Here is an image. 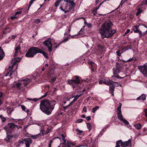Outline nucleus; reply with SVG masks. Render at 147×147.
I'll use <instances>...</instances> for the list:
<instances>
[{
    "instance_id": "obj_1",
    "label": "nucleus",
    "mask_w": 147,
    "mask_h": 147,
    "mask_svg": "<svg viewBox=\"0 0 147 147\" xmlns=\"http://www.w3.org/2000/svg\"><path fill=\"white\" fill-rule=\"evenodd\" d=\"M113 24L110 20H105L100 29V33L102 39L104 38H109L112 37L116 32V30L112 29Z\"/></svg>"
},
{
    "instance_id": "obj_2",
    "label": "nucleus",
    "mask_w": 147,
    "mask_h": 147,
    "mask_svg": "<svg viewBox=\"0 0 147 147\" xmlns=\"http://www.w3.org/2000/svg\"><path fill=\"white\" fill-rule=\"evenodd\" d=\"M56 102L54 100H49L45 99L41 100L40 105V109L45 114L50 115L54 109Z\"/></svg>"
},
{
    "instance_id": "obj_3",
    "label": "nucleus",
    "mask_w": 147,
    "mask_h": 147,
    "mask_svg": "<svg viewBox=\"0 0 147 147\" xmlns=\"http://www.w3.org/2000/svg\"><path fill=\"white\" fill-rule=\"evenodd\" d=\"M21 127V126L16 125L13 123H7L3 128V129L6 131L7 135L5 138L7 142H9V140L14 136L15 131H17Z\"/></svg>"
},
{
    "instance_id": "obj_4",
    "label": "nucleus",
    "mask_w": 147,
    "mask_h": 147,
    "mask_svg": "<svg viewBox=\"0 0 147 147\" xmlns=\"http://www.w3.org/2000/svg\"><path fill=\"white\" fill-rule=\"evenodd\" d=\"M38 53L42 54L47 59L48 58L47 54L43 50L36 47H32L30 48L25 54V56L30 58H32Z\"/></svg>"
},
{
    "instance_id": "obj_5",
    "label": "nucleus",
    "mask_w": 147,
    "mask_h": 147,
    "mask_svg": "<svg viewBox=\"0 0 147 147\" xmlns=\"http://www.w3.org/2000/svg\"><path fill=\"white\" fill-rule=\"evenodd\" d=\"M31 80L28 78L21 80L18 83H16L13 86L17 91H23L25 90V87L31 82Z\"/></svg>"
},
{
    "instance_id": "obj_6",
    "label": "nucleus",
    "mask_w": 147,
    "mask_h": 147,
    "mask_svg": "<svg viewBox=\"0 0 147 147\" xmlns=\"http://www.w3.org/2000/svg\"><path fill=\"white\" fill-rule=\"evenodd\" d=\"M116 69L115 68H113V73L114 74V78L116 77L117 78L123 79L125 78V76L121 77L118 74L119 73L121 72L124 73L122 71V70L123 69L122 65L118 62H116Z\"/></svg>"
},
{
    "instance_id": "obj_7",
    "label": "nucleus",
    "mask_w": 147,
    "mask_h": 147,
    "mask_svg": "<svg viewBox=\"0 0 147 147\" xmlns=\"http://www.w3.org/2000/svg\"><path fill=\"white\" fill-rule=\"evenodd\" d=\"M24 9L23 8H18L15 10L13 15L14 17L12 16L10 17V18H17L20 17L22 15L24 14Z\"/></svg>"
},
{
    "instance_id": "obj_8",
    "label": "nucleus",
    "mask_w": 147,
    "mask_h": 147,
    "mask_svg": "<svg viewBox=\"0 0 147 147\" xmlns=\"http://www.w3.org/2000/svg\"><path fill=\"white\" fill-rule=\"evenodd\" d=\"M43 44L46 48H48L49 52L51 51L52 49V44L51 38L45 40L43 42Z\"/></svg>"
},
{
    "instance_id": "obj_9",
    "label": "nucleus",
    "mask_w": 147,
    "mask_h": 147,
    "mask_svg": "<svg viewBox=\"0 0 147 147\" xmlns=\"http://www.w3.org/2000/svg\"><path fill=\"white\" fill-rule=\"evenodd\" d=\"M138 69L145 77H147V64H145L144 66H138Z\"/></svg>"
},
{
    "instance_id": "obj_10",
    "label": "nucleus",
    "mask_w": 147,
    "mask_h": 147,
    "mask_svg": "<svg viewBox=\"0 0 147 147\" xmlns=\"http://www.w3.org/2000/svg\"><path fill=\"white\" fill-rule=\"evenodd\" d=\"M51 131V129H49L47 127H42L41 128L40 133L43 136L48 134L49 131Z\"/></svg>"
},
{
    "instance_id": "obj_11",
    "label": "nucleus",
    "mask_w": 147,
    "mask_h": 147,
    "mask_svg": "<svg viewBox=\"0 0 147 147\" xmlns=\"http://www.w3.org/2000/svg\"><path fill=\"white\" fill-rule=\"evenodd\" d=\"M24 143L26 147H30V144L32 143V141L30 138H25L24 139Z\"/></svg>"
},
{
    "instance_id": "obj_12",
    "label": "nucleus",
    "mask_w": 147,
    "mask_h": 147,
    "mask_svg": "<svg viewBox=\"0 0 147 147\" xmlns=\"http://www.w3.org/2000/svg\"><path fill=\"white\" fill-rule=\"evenodd\" d=\"M139 26L136 25L132 28V30L135 33H138L140 34V37H141L142 35V31L138 29Z\"/></svg>"
},
{
    "instance_id": "obj_13",
    "label": "nucleus",
    "mask_w": 147,
    "mask_h": 147,
    "mask_svg": "<svg viewBox=\"0 0 147 147\" xmlns=\"http://www.w3.org/2000/svg\"><path fill=\"white\" fill-rule=\"evenodd\" d=\"M114 11H113L112 12H111L110 13H107V14L105 16V18H116V14L114 13L113 12Z\"/></svg>"
},
{
    "instance_id": "obj_14",
    "label": "nucleus",
    "mask_w": 147,
    "mask_h": 147,
    "mask_svg": "<svg viewBox=\"0 0 147 147\" xmlns=\"http://www.w3.org/2000/svg\"><path fill=\"white\" fill-rule=\"evenodd\" d=\"M81 79V78L78 76H75L73 77L72 79L75 84L77 85L80 83V80Z\"/></svg>"
},
{
    "instance_id": "obj_15",
    "label": "nucleus",
    "mask_w": 147,
    "mask_h": 147,
    "mask_svg": "<svg viewBox=\"0 0 147 147\" xmlns=\"http://www.w3.org/2000/svg\"><path fill=\"white\" fill-rule=\"evenodd\" d=\"M116 146L115 147H125V142H123L122 140H120L116 142Z\"/></svg>"
},
{
    "instance_id": "obj_16",
    "label": "nucleus",
    "mask_w": 147,
    "mask_h": 147,
    "mask_svg": "<svg viewBox=\"0 0 147 147\" xmlns=\"http://www.w3.org/2000/svg\"><path fill=\"white\" fill-rule=\"evenodd\" d=\"M114 83L112 84L109 86V91L110 93L112 94L113 96L114 95V91L115 90V85H114Z\"/></svg>"
},
{
    "instance_id": "obj_17",
    "label": "nucleus",
    "mask_w": 147,
    "mask_h": 147,
    "mask_svg": "<svg viewBox=\"0 0 147 147\" xmlns=\"http://www.w3.org/2000/svg\"><path fill=\"white\" fill-rule=\"evenodd\" d=\"M146 95L144 94H142L141 95L138 97L136 100L142 101H144L146 99Z\"/></svg>"
},
{
    "instance_id": "obj_18",
    "label": "nucleus",
    "mask_w": 147,
    "mask_h": 147,
    "mask_svg": "<svg viewBox=\"0 0 147 147\" xmlns=\"http://www.w3.org/2000/svg\"><path fill=\"white\" fill-rule=\"evenodd\" d=\"M64 1L67 3H69L72 7H71L69 5V7H72V9L74 7L76 6V4L74 3L73 1L70 0H64Z\"/></svg>"
},
{
    "instance_id": "obj_19",
    "label": "nucleus",
    "mask_w": 147,
    "mask_h": 147,
    "mask_svg": "<svg viewBox=\"0 0 147 147\" xmlns=\"http://www.w3.org/2000/svg\"><path fill=\"white\" fill-rule=\"evenodd\" d=\"M67 81L68 84L71 85L72 86L74 89L77 88H76V85L74 84V82H73V80L72 79H69Z\"/></svg>"
},
{
    "instance_id": "obj_20",
    "label": "nucleus",
    "mask_w": 147,
    "mask_h": 147,
    "mask_svg": "<svg viewBox=\"0 0 147 147\" xmlns=\"http://www.w3.org/2000/svg\"><path fill=\"white\" fill-rule=\"evenodd\" d=\"M5 56V53L3 49L0 47V61L2 60Z\"/></svg>"
},
{
    "instance_id": "obj_21",
    "label": "nucleus",
    "mask_w": 147,
    "mask_h": 147,
    "mask_svg": "<svg viewBox=\"0 0 147 147\" xmlns=\"http://www.w3.org/2000/svg\"><path fill=\"white\" fill-rule=\"evenodd\" d=\"M20 49V47L19 45H18L15 48V52L14 54L13 55L14 57L17 56V53H18V51Z\"/></svg>"
},
{
    "instance_id": "obj_22",
    "label": "nucleus",
    "mask_w": 147,
    "mask_h": 147,
    "mask_svg": "<svg viewBox=\"0 0 147 147\" xmlns=\"http://www.w3.org/2000/svg\"><path fill=\"white\" fill-rule=\"evenodd\" d=\"M113 83H115V84H118V83L117 82H114L113 81H112L111 80H109V81H107V82H104V84H105L107 85L108 86H110L111 84Z\"/></svg>"
},
{
    "instance_id": "obj_23",
    "label": "nucleus",
    "mask_w": 147,
    "mask_h": 147,
    "mask_svg": "<svg viewBox=\"0 0 147 147\" xmlns=\"http://www.w3.org/2000/svg\"><path fill=\"white\" fill-rule=\"evenodd\" d=\"M56 139H58L59 140L61 141V139L60 138H59V137H55L54 138H53L52 139V140H51L48 144L49 147H51V144L53 143V141L55 140Z\"/></svg>"
},
{
    "instance_id": "obj_24",
    "label": "nucleus",
    "mask_w": 147,
    "mask_h": 147,
    "mask_svg": "<svg viewBox=\"0 0 147 147\" xmlns=\"http://www.w3.org/2000/svg\"><path fill=\"white\" fill-rule=\"evenodd\" d=\"M88 143V142L87 140H82L81 142V145L79 146H87Z\"/></svg>"
},
{
    "instance_id": "obj_25",
    "label": "nucleus",
    "mask_w": 147,
    "mask_h": 147,
    "mask_svg": "<svg viewBox=\"0 0 147 147\" xmlns=\"http://www.w3.org/2000/svg\"><path fill=\"white\" fill-rule=\"evenodd\" d=\"M88 64H89L90 66H91L92 67V68L91 69V70L92 71H94L93 68L95 66V64L94 62H93L92 61H90L89 62Z\"/></svg>"
},
{
    "instance_id": "obj_26",
    "label": "nucleus",
    "mask_w": 147,
    "mask_h": 147,
    "mask_svg": "<svg viewBox=\"0 0 147 147\" xmlns=\"http://www.w3.org/2000/svg\"><path fill=\"white\" fill-rule=\"evenodd\" d=\"M62 137L61 141H62V144H65L66 143V140L65 139V136L63 134H62L61 135Z\"/></svg>"
},
{
    "instance_id": "obj_27",
    "label": "nucleus",
    "mask_w": 147,
    "mask_h": 147,
    "mask_svg": "<svg viewBox=\"0 0 147 147\" xmlns=\"http://www.w3.org/2000/svg\"><path fill=\"white\" fill-rule=\"evenodd\" d=\"M117 116L118 118L121 121H122L124 118L122 115L121 113H117Z\"/></svg>"
},
{
    "instance_id": "obj_28",
    "label": "nucleus",
    "mask_w": 147,
    "mask_h": 147,
    "mask_svg": "<svg viewBox=\"0 0 147 147\" xmlns=\"http://www.w3.org/2000/svg\"><path fill=\"white\" fill-rule=\"evenodd\" d=\"M70 144L73 146L74 145V144L71 143L69 142H67V144H63V145L62 146V147H71L70 145Z\"/></svg>"
},
{
    "instance_id": "obj_29",
    "label": "nucleus",
    "mask_w": 147,
    "mask_h": 147,
    "mask_svg": "<svg viewBox=\"0 0 147 147\" xmlns=\"http://www.w3.org/2000/svg\"><path fill=\"white\" fill-rule=\"evenodd\" d=\"M56 78L53 77L49 80V82L51 83L53 85V86L55 84V82L56 81Z\"/></svg>"
},
{
    "instance_id": "obj_30",
    "label": "nucleus",
    "mask_w": 147,
    "mask_h": 147,
    "mask_svg": "<svg viewBox=\"0 0 147 147\" xmlns=\"http://www.w3.org/2000/svg\"><path fill=\"white\" fill-rule=\"evenodd\" d=\"M76 131L77 132V134L79 135H81L83 134V131L79 129H76Z\"/></svg>"
},
{
    "instance_id": "obj_31",
    "label": "nucleus",
    "mask_w": 147,
    "mask_h": 147,
    "mask_svg": "<svg viewBox=\"0 0 147 147\" xmlns=\"http://www.w3.org/2000/svg\"><path fill=\"white\" fill-rule=\"evenodd\" d=\"M134 126L137 129H140L142 127V125L140 123H138L136 124H135Z\"/></svg>"
},
{
    "instance_id": "obj_32",
    "label": "nucleus",
    "mask_w": 147,
    "mask_h": 147,
    "mask_svg": "<svg viewBox=\"0 0 147 147\" xmlns=\"http://www.w3.org/2000/svg\"><path fill=\"white\" fill-rule=\"evenodd\" d=\"M22 109V110L25 111V112L27 113H28L29 112V110L28 109H26L25 106L24 105H22L21 106Z\"/></svg>"
},
{
    "instance_id": "obj_33",
    "label": "nucleus",
    "mask_w": 147,
    "mask_h": 147,
    "mask_svg": "<svg viewBox=\"0 0 147 147\" xmlns=\"http://www.w3.org/2000/svg\"><path fill=\"white\" fill-rule=\"evenodd\" d=\"M13 72L11 71V70H9V72H7L4 75V76H9L10 77L11 76V75L12 74Z\"/></svg>"
},
{
    "instance_id": "obj_34",
    "label": "nucleus",
    "mask_w": 147,
    "mask_h": 147,
    "mask_svg": "<svg viewBox=\"0 0 147 147\" xmlns=\"http://www.w3.org/2000/svg\"><path fill=\"white\" fill-rule=\"evenodd\" d=\"M3 95V94L2 92H0V106L2 104L3 100L1 99V98Z\"/></svg>"
},
{
    "instance_id": "obj_35",
    "label": "nucleus",
    "mask_w": 147,
    "mask_h": 147,
    "mask_svg": "<svg viewBox=\"0 0 147 147\" xmlns=\"http://www.w3.org/2000/svg\"><path fill=\"white\" fill-rule=\"evenodd\" d=\"M131 143V140L130 139H129L128 141L125 142V147L128 146L129 144Z\"/></svg>"
},
{
    "instance_id": "obj_36",
    "label": "nucleus",
    "mask_w": 147,
    "mask_h": 147,
    "mask_svg": "<svg viewBox=\"0 0 147 147\" xmlns=\"http://www.w3.org/2000/svg\"><path fill=\"white\" fill-rule=\"evenodd\" d=\"M59 9H61L62 11H64L65 13H67L70 11L71 10V9H72V7H69L68 10H67V11H65V10L62 8L61 6L60 7Z\"/></svg>"
},
{
    "instance_id": "obj_37",
    "label": "nucleus",
    "mask_w": 147,
    "mask_h": 147,
    "mask_svg": "<svg viewBox=\"0 0 147 147\" xmlns=\"http://www.w3.org/2000/svg\"><path fill=\"white\" fill-rule=\"evenodd\" d=\"M122 104L121 103H120L119 106L117 108V111H118L117 113H121V107Z\"/></svg>"
},
{
    "instance_id": "obj_38",
    "label": "nucleus",
    "mask_w": 147,
    "mask_h": 147,
    "mask_svg": "<svg viewBox=\"0 0 147 147\" xmlns=\"http://www.w3.org/2000/svg\"><path fill=\"white\" fill-rule=\"evenodd\" d=\"M99 107L98 106H96L94 107L92 109V112L93 113H95L96 110L99 109Z\"/></svg>"
},
{
    "instance_id": "obj_39",
    "label": "nucleus",
    "mask_w": 147,
    "mask_h": 147,
    "mask_svg": "<svg viewBox=\"0 0 147 147\" xmlns=\"http://www.w3.org/2000/svg\"><path fill=\"white\" fill-rule=\"evenodd\" d=\"M0 118L1 119L2 122L3 123L6 120V118L3 117V115H0Z\"/></svg>"
},
{
    "instance_id": "obj_40",
    "label": "nucleus",
    "mask_w": 147,
    "mask_h": 147,
    "mask_svg": "<svg viewBox=\"0 0 147 147\" xmlns=\"http://www.w3.org/2000/svg\"><path fill=\"white\" fill-rule=\"evenodd\" d=\"M24 139H22V140H19L17 142V144L19 146L21 145L24 144Z\"/></svg>"
},
{
    "instance_id": "obj_41",
    "label": "nucleus",
    "mask_w": 147,
    "mask_h": 147,
    "mask_svg": "<svg viewBox=\"0 0 147 147\" xmlns=\"http://www.w3.org/2000/svg\"><path fill=\"white\" fill-rule=\"evenodd\" d=\"M5 23L4 19H0V26H3Z\"/></svg>"
},
{
    "instance_id": "obj_42",
    "label": "nucleus",
    "mask_w": 147,
    "mask_h": 147,
    "mask_svg": "<svg viewBox=\"0 0 147 147\" xmlns=\"http://www.w3.org/2000/svg\"><path fill=\"white\" fill-rule=\"evenodd\" d=\"M123 122V123L125 124L126 125H128L129 124V123L125 119H123L122 121H121Z\"/></svg>"
},
{
    "instance_id": "obj_43",
    "label": "nucleus",
    "mask_w": 147,
    "mask_h": 147,
    "mask_svg": "<svg viewBox=\"0 0 147 147\" xmlns=\"http://www.w3.org/2000/svg\"><path fill=\"white\" fill-rule=\"evenodd\" d=\"M29 137L33 139H36L38 138V135L34 136L32 135H30V136H29Z\"/></svg>"
},
{
    "instance_id": "obj_44",
    "label": "nucleus",
    "mask_w": 147,
    "mask_h": 147,
    "mask_svg": "<svg viewBox=\"0 0 147 147\" xmlns=\"http://www.w3.org/2000/svg\"><path fill=\"white\" fill-rule=\"evenodd\" d=\"M97 47L98 49L100 50H102L103 49V47L101 45L98 44L97 45Z\"/></svg>"
},
{
    "instance_id": "obj_45",
    "label": "nucleus",
    "mask_w": 147,
    "mask_h": 147,
    "mask_svg": "<svg viewBox=\"0 0 147 147\" xmlns=\"http://www.w3.org/2000/svg\"><path fill=\"white\" fill-rule=\"evenodd\" d=\"M69 8V5L68 3H67L65 5V11H67V10H68Z\"/></svg>"
},
{
    "instance_id": "obj_46",
    "label": "nucleus",
    "mask_w": 147,
    "mask_h": 147,
    "mask_svg": "<svg viewBox=\"0 0 147 147\" xmlns=\"http://www.w3.org/2000/svg\"><path fill=\"white\" fill-rule=\"evenodd\" d=\"M35 1V0H31L30 1L29 3V5L28 8V9H29L30 8V7L31 6V5L32 4V3H33V2Z\"/></svg>"
},
{
    "instance_id": "obj_47",
    "label": "nucleus",
    "mask_w": 147,
    "mask_h": 147,
    "mask_svg": "<svg viewBox=\"0 0 147 147\" xmlns=\"http://www.w3.org/2000/svg\"><path fill=\"white\" fill-rule=\"evenodd\" d=\"M86 124L88 129H89V130H90L91 128V126L90 123H87Z\"/></svg>"
},
{
    "instance_id": "obj_48",
    "label": "nucleus",
    "mask_w": 147,
    "mask_h": 147,
    "mask_svg": "<svg viewBox=\"0 0 147 147\" xmlns=\"http://www.w3.org/2000/svg\"><path fill=\"white\" fill-rule=\"evenodd\" d=\"M64 105L62 104L61 105L59 106V109L61 110L64 111H65V110H64V106H63Z\"/></svg>"
},
{
    "instance_id": "obj_49",
    "label": "nucleus",
    "mask_w": 147,
    "mask_h": 147,
    "mask_svg": "<svg viewBox=\"0 0 147 147\" xmlns=\"http://www.w3.org/2000/svg\"><path fill=\"white\" fill-rule=\"evenodd\" d=\"M82 95V94H80V95H76L74 97L76 99H77L80 96Z\"/></svg>"
},
{
    "instance_id": "obj_50",
    "label": "nucleus",
    "mask_w": 147,
    "mask_h": 147,
    "mask_svg": "<svg viewBox=\"0 0 147 147\" xmlns=\"http://www.w3.org/2000/svg\"><path fill=\"white\" fill-rule=\"evenodd\" d=\"M116 54L118 56H121V53H120V50H117L116 52Z\"/></svg>"
},
{
    "instance_id": "obj_51",
    "label": "nucleus",
    "mask_w": 147,
    "mask_h": 147,
    "mask_svg": "<svg viewBox=\"0 0 147 147\" xmlns=\"http://www.w3.org/2000/svg\"><path fill=\"white\" fill-rule=\"evenodd\" d=\"M48 93V92H46L45 93L44 95H43V96H41V98H42L45 97L47 95Z\"/></svg>"
},
{
    "instance_id": "obj_52",
    "label": "nucleus",
    "mask_w": 147,
    "mask_h": 147,
    "mask_svg": "<svg viewBox=\"0 0 147 147\" xmlns=\"http://www.w3.org/2000/svg\"><path fill=\"white\" fill-rule=\"evenodd\" d=\"M34 22L37 24H38L40 22V19H36L35 20Z\"/></svg>"
},
{
    "instance_id": "obj_53",
    "label": "nucleus",
    "mask_w": 147,
    "mask_h": 147,
    "mask_svg": "<svg viewBox=\"0 0 147 147\" xmlns=\"http://www.w3.org/2000/svg\"><path fill=\"white\" fill-rule=\"evenodd\" d=\"M144 112H145L146 119V121H147V109L145 110L144 111Z\"/></svg>"
},
{
    "instance_id": "obj_54",
    "label": "nucleus",
    "mask_w": 147,
    "mask_h": 147,
    "mask_svg": "<svg viewBox=\"0 0 147 147\" xmlns=\"http://www.w3.org/2000/svg\"><path fill=\"white\" fill-rule=\"evenodd\" d=\"M97 11H96V10H93L92 11V13L93 14L94 16H95L96 15V13Z\"/></svg>"
},
{
    "instance_id": "obj_55",
    "label": "nucleus",
    "mask_w": 147,
    "mask_h": 147,
    "mask_svg": "<svg viewBox=\"0 0 147 147\" xmlns=\"http://www.w3.org/2000/svg\"><path fill=\"white\" fill-rule=\"evenodd\" d=\"M124 49H125V50H128L129 49H131V47H130V46H128L124 48Z\"/></svg>"
},
{
    "instance_id": "obj_56",
    "label": "nucleus",
    "mask_w": 147,
    "mask_h": 147,
    "mask_svg": "<svg viewBox=\"0 0 147 147\" xmlns=\"http://www.w3.org/2000/svg\"><path fill=\"white\" fill-rule=\"evenodd\" d=\"M86 26L89 28H90L92 27V25L90 23L87 24V25Z\"/></svg>"
},
{
    "instance_id": "obj_57",
    "label": "nucleus",
    "mask_w": 147,
    "mask_h": 147,
    "mask_svg": "<svg viewBox=\"0 0 147 147\" xmlns=\"http://www.w3.org/2000/svg\"><path fill=\"white\" fill-rule=\"evenodd\" d=\"M70 107V106H69V105H67L64 107V109L65 110H67L69 109Z\"/></svg>"
},
{
    "instance_id": "obj_58",
    "label": "nucleus",
    "mask_w": 147,
    "mask_h": 147,
    "mask_svg": "<svg viewBox=\"0 0 147 147\" xmlns=\"http://www.w3.org/2000/svg\"><path fill=\"white\" fill-rule=\"evenodd\" d=\"M29 99L30 100L32 101H33L34 102H36L38 100V99L37 98H34L33 99L29 98Z\"/></svg>"
},
{
    "instance_id": "obj_59",
    "label": "nucleus",
    "mask_w": 147,
    "mask_h": 147,
    "mask_svg": "<svg viewBox=\"0 0 147 147\" xmlns=\"http://www.w3.org/2000/svg\"><path fill=\"white\" fill-rule=\"evenodd\" d=\"M83 121V119H80L77 120V122L78 123H82Z\"/></svg>"
},
{
    "instance_id": "obj_60",
    "label": "nucleus",
    "mask_w": 147,
    "mask_h": 147,
    "mask_svg": "<svg viewBox=\"0 0 147 147\" xmlns=\"http://www.w3.org/2000/svg\"><path fill=\"white\" fill-rule=\"evenodd\" d=\"M82 32H83L82 31V29H81L78 33V35H82L83 34Z\"/></svg>"
},
{
    "instance_id": "obj_61",
    "label": "nucleus",
    "mask_w": 147,
    "mask_h": 147,
    "mask_svg": "<svg viewBox=\"0 0 147 147\" xmlns=\"http://www.w3.org/2000/svg\"><path fill=\"white\" fill-rule=\"evenodd\" d=\"M86 119L87 121H89L91 119V117L88 116L86 117Z\"/></svg>"
},
{
    "instance_id": "obj_62",
    "label": "nucleus",
    "mask_w": 147,
    "mask_h": 147,
    "mask_svg": "<svg viewBox=\"0 0 147 147\" xmlns=\"http://www.w3.org/2000/svg\"><path fill=\"white\" fill-rule=\"evenodd\" d=\"M86 107L85 106H84L83 108V111H84V112H85L86 113V112H87V111H86Z\"/></svg>"
},
{
    "instance_id": "obj_63",
    "label": "nucleus",
    "mask_w": 147,
    "mask_h": 147,
    "mask_svg": "<svg viewBox=\"0 0 147 147\" xmlns=\"http://www.w3.org/2000/svg\"><path fill=\"white\" fill-rule=\"evenodd\" d=\"M69 37H67V38H65L63 40V42H66L69 39Z\"/></svg>"
},
{
    "instance_id": "obj_64",
    "label": "nucleus",
    "mask_w": 147,
    "mask_h": 147,
    "mask_svg": "<svg viewBox=\"0 0 147 147\" xmlns=\"http://www.w3.org/2000/svg\"><path fill=\"white\" fill-rule=\"evenodd\" d=\"M147 33V29L143 33H142V35H141L144 36Z\"/></svg>"
}]
</instances>
